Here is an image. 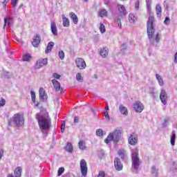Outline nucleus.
<instances>
[{
  "instance_id": "obj_1",
  "label": "nucleus",
  "mask_w": 177,
  "mask_h": 177,
  "mask_svg": "<svg viewBox=\"0 0 177 177\" xmlns=\"http://www.w3.org/2000/svg\"><path fill=\"white\" fill-rule=\"evenodd\" d=\"M35 118L43 135L45 137L48 136V131L50 129V127L52 125L49 113H48V112H39L36 114Z\"/></svg>"
},
{
  "instance_id": "obj_2",
  "label": "nucleus",
  "mask_w": 177,
  "mask_h": 177,
  "mask_svg": "<svg viewBox=\"0 0 177 177\" xmlns=\"http://www.w3.org/2000/svg\"><path fill=\"white\" fill-rule=\"evenodd\" d=\"M154 23V17L150 16L148 19V21L147 24V32L148 35V38L149 39V43L151 45L154 46L155 44H158L160 42V39L161 38L160 37V33H157L156 35V37L154 39H153V37L154 35V32L156 30L154 29V25L153 24Z\"/></svg>"
},
{
  "instance_id": "obj_3",
  "label": "nucleus",
  "mask_w": 177,
  "mask_h": 177,
  "mask_svg": "<svg viewBox=\"0 0 177 177\" xmlns=\"http://www.w3.org/2000/svg\"><path fill=\"white\" fill-rule=\"evenodd\" d=\"M131 161H132V168L135 171V174H138L139 167H140V159L139 158V151L138 149H134L131 150Z\"/></svg>"
},
{
  "instance_id": "obj_4",
  "label": "nucleus",
  "mask_w": 177,
  "mask_h": 177,
  "mask_svg": "<svg viewBox=\"0 0 177 177\" xmlns=\"http://www.w3.org/2000/svg\"><path fill=\"white\" fill-rule=\"evenodd\" d=\"M12 121L16 127H23L24 125V115L23 113H15L12 118Z\"/></svg>"
},
{
  "instance_id": "obj_5",
  "label": "nucleus",
  "mask_w": 177,
  "mask_h": 177,
  "mask_svg": "<svg viewBox=\"0 0 177 177\" xmlns=\"http://www.w3.org/2000/svg\"><path fill=\"white\" fill-rule=\"evenodd\" d=\"M80 171L82 176L86 177L88 175V165L85 159H82L80 161Z\"/></svg>"
},
{
  "instance_id": "obj_6",
  "label": "nucleus",
  "mask_w": 177,
  "mask_h": 177,
  "mask_svg": "<svg viewBox=\"0 0 177 177\" xmlns=\"http://www.w3.org/2000/svg\"><path fill=\"white\" fill-rule=\"evenodd\" d=\"M75 64L77 68L80 70H84L86 67V64L85 63V60L82 58H77L75 59Z\"/></svg>"
},
{
  "instance_id": "obj_7",
  "label": "nucleus",
  "mask_w": 177,
  "mask_h": 177,
  "mask_svg": "<svg viewBox=\"0 0 177 177\" xmlns=\"http://www.w3.org/2000/svg\"><path fill=\"white\" fill-rule=\"evenodd\" d=\"M133 109L136 113H142L145 109L143 104L140 101H137L133 104Z\"/></svg>"
},
{
  "instance_id": "obj_8",
  "label": "nucleus",
  "mask_w": 177,
  "mask_h": 177,
  "mask_svg": "<svg viewBox=\"0 0 177 177\" xmlns=\"http://www.w3.org/2000/svg\"><path fill=\"white\" fill-rule=\"evenodd\" d=\"M48 64V59H38L35 64V68L36 70H39L41 67H44V66H46Z\"/></svg>"
},
{
  "instance_id": "obj_9",
  "label": "nucleus",
  "mask_w": 177,
  "mask_h": 177,
  "mask_svg": "<svg viewBox=\"0 0 177 177\" xmlns=\"http://www.w3.org/2000/svg\"><path fill=\"white\" fill-rule=\"evenodd\" d=\"M39 93L40 102H46V100H48V95H46V91H45L44 88L41 87L39 88Z\"/></svg>"
},
{
  "instance_id": "obj_10",
  "label": "nucleus",
  "mask_w": 177,
  "mask_h": 177,
  "mask_svg": "<svg viewBox=\"0 0 177 177\" xmlns=\"http://www.w3.org/2000/svg\"><path fill=\"white\" fill-rule=\"evenodd\" d=\"M160 101L163 104H167V100H168V95L167 91L165 89H162L160 94Z\"/></svg>"
},
{
  "instance_id": "obj_11",
  "label": "nucleus",
  "mask_w": 177,
  "mask_h": 177,
  "mask_svg": "<svg viewBox=\"0 0 177 177\" xmlns=\"http://www.w3.org/2000/svg\"><path fill=\"white\" fill-rule=\"evenodd\" d=\"M111 133L113 138V142L115 143H118V142H120V139H121V131L115 130Z\"/></svg>"
},
{
  "instance_id": "obj_12",
  "label": "nucleus",
  "mask_w": 177,
  "mask_h": 177,
  "mask_svg": "<svg viewBox=\"0 0 177 177\" xmlns=\"http://www.w3.org/2000/svg\"><path fill=\"white\" fill-rule=\"evenodd\" d=\"M114 167L116 171H122L123 165L122 162L119 158H115L114 159Z\"/></svg>"
},
{
  "instance_id": "obj_13",
  "label": "nucleus",
  "mask_w": 177,
  "mask_h": 177,
  "mask_svg": "<svg viewBox=\"0 0 177 177\" xmlns=\"http://www.w3.org/2000/svg\"><path fill=\"white\" fill-rule=\"evenodd\" d=\"M39 44H41V36L39 35H37L32 39V45L34 48H38V46H39Z\"/></svg>"
},
{
  "instance_id": "obj_14",
  "label": "nucleus",
  "mask_w": 177,
  "mask_h": 177,
  "mask_svg": "<svg viewBox=\"0 0 177 177\" xmlns=\"http://www.w3.org/2000/svg\"><path fill=\"white\" fill-rule=\"evenodd\" d=\"M128 142L131 146H135V145L138 143V137L136 136V135H135V133H132L130 135L128 139Z\"/></svg>"
},
{
  "instance_id": "obj_15",
  "label": "nucleus",
  "mask_w": 177,
  "mask_h": 177,
  "mask_svg": "<svg viewBox=\"0 0 177 177\" xmlns=\"http://www.w3.org/2000/svg\"><path fill=\"white\" fill-rule=\"evenodd\" d=\"M52 84H53V86L57 92H59V91L63 92V87H62L60 85V82L54 79L52 80Z\"/></svg>"
},
{
  "instance_id": "obj_16",
  "label": "nucleus",
  "mask_w": 177,
  "mask_h": 177,
  "mask_svg": "<svg viewBox=\"0 0 177 177\" xmlns=\"http://www.w3.org/2000/svg\"><path fill=\"white\" fill-rule=\"evenodd\" d=\"M118 15L122 17L123 16H125L127 15V9L125 8V6L118 4Z\"/></svg>"
},
{
  "instance_id": "obj_17",
  "label": "nucleus",
  "mask_w": 177,
  "mask_h": 177,
  "mask_svg": "<svg viewBox=\"0 0 177 177\" xmlns=\"http://www.w3.org/2000/svg\"><path fill=\"white\" fill-rule=\"evenodd\" d=\"M50 28L52 34L55 36L57 35V27L55 21H51Z\"/></svg>"
},
{
  "instance_id": "obj_18",
  "label": "nucleus",
  "mask_w": 177,
  "mask_h": 177,
  "mask_svg": "<svg viewBox=\"0 0 177 177\" xmlns=\"http://www.w3.org/2000/svg\"><path fill=\"white\" fill-rule=\"evenodd\" d=\"M119 110H120L121 114H123L124 115H128V109H127V107L124 106V105L120 104L119 106Z\"/></svg>"
},
{
  "instance_id": "obj_19",
  "label": "nucleus",
  "mask_w": 177,
  "mask_h": 177,
  "mask_svg": "<svg viewBox=\"0 0 177 177\" xmlns=\"http://www.w3.org/2000/svg\"><path fill=\"white\" fill-rule=\"evenodd\" d=\"M55 46V43L53 41H50L48 44V46L46 48V53H50L52 52V48Z\"/></svg>"
},
{
  "instance_id": "obj_20",
  "label": "nucleus",
  "mask_w": 177,
  "mask_h": 177,
  "mask_svg": "<svg viewBox=\"0 0 177 177\" xmlns=\"http://www.w3.org/2000/svg\"><path fill=\"white\" fill-rule=\"evenodd\" d=\"M69 16L71 19H73L74 24H78V17H77V15H75V13L71 12L69 14Z\"/></svg>"
},
{
  "instance_id": "obj_21",
  "label": "nucleus",
  "mask_w": 177,
  "mask_h": 177,
  "mask_svg": "<svg viewBox=\"0 0 177 177\" xmlns=\"http://www.w3.org/2000/svg\"><path fill=\"white\" fill-rule=\"evenodd\" d=\"M66 151L68 153H73L74 151V149L73 148V145L71 142H68L64 148Z\"/></svg>"
},
{
  "instance_id": "obj_22",
  "label": "nucleus",
  "mask_w": 177,
  "mask_h": 177,
  "mask_svg": "<svg viewBox=\"0 0 177 177\" xmlns=\"http://www.w3.org/2000/svg\"><path fill=\"white\" fill-rule=\"evenodd\" d=\"M100 53L102 57H106L107 55H109V48L106 47L103 48L102 49H101V51Z\"/></svg>"
},
{
  "instance_id": "obj_23",
  "label": "nucleus",
  "mask_w": 177,
  "mask_h": 177,
  "mask_svg": "<svg viewBox=\"0 0 177 177\" xmlns=\"http://www.w3.org/2000/svg\"><path fill=\"white\" fill-rule=\"evenodd\" d=\"M62 24L64 27H70V21H68V19H67V17H66L64 15H62Z\"/></svg>"
},
{
  "instance_id": "obj_24",
  "label": "nucleus",
  "mask_w": 177,
  "mask_h": 177,
  "mask_svg": "<svg viewBox=\"0 0 177 177\" xmlns=\"http://www.w3.org/2000/svg\"><path fill=\"white\" fill-rule=\"evenodd\" d=\"M22 171H23V169H21V167H17L14 171L15 176L21 177Z\"/></svg>"
},
{
  "instance_id": "obj_25",
  "label": "nucleus",
  "mask_w": 177,
  "mask_h": 177,
  "mask_svg": "<svg viewBox=\"0 0 177 177\" xmlns=\"http://www.w3.org/2000/svg\"><path fill=\"white\" fill-rule=\"evenodd\" d=\"M156 77L160 86H162V85H164V80H162V77H161V75L156 74Z\"/></svg>"
},
{
  "instance_id": "obj_26",
  "label": "nucleus",
  "mask_w": 177,
  "mask_h": 177,
  "mask_svg": "<svg viewBox=\"0 0 177 177\" xmlns=\"http://www.w3.org/2000/svg\"><path fill=\"white\" fill-rule=\"evenodd\" d=\"M78 146L80 150H86V145L84 141L80 140L78 143Z\"/></svg>"
},
{
  "instance_id": "obj_27",
  "label": "nucleus",
  "mask_w": 177,
  "mask_h": 177,
  "mask_svg": "<svg viewBox=\"0 0 177 177\" xmlns=\"http://www.w3.org/2000/svg\"><path fill=\"white\" fill-rule=\"evenodd\" d=\"M156 15L158 16V17H161V6H160V4H157L156 6Z\"/></svg>"
},
{
  "instance_id": "obj_28",
  "label": "nucleus",
  "mask_w": 177,
  "mask_h": 177,
  "mask_svg": "<svg viewBox=\"0 0 177 177\" xmlns=\"http://www.w3.org/2000/svg\"><path fill=\"white\" fill-rule=\"evenodd\" d=\"M175 139H176V134L173 131L170 139L171 146H175Z\"/></svg>"
},
{
  "instance_id": "obj_29",
  "label": "nucleus",
  "mask_w": 177,
  "mask_h": 177,
  "mask_svg": "<svg viewBox=\"0 0 177 177\" xmlns=\"http://www.w3.org/2000/svg\"><path fill=\"white\" fill-rule=\"evenodd\" d=\"M111 140L114 141V138L113 137V134L111 133L107 138L104 140L105 143L109 144Z\"/></svg>"
},
{
  "instance_id": "obj_30",
  "label": "nucleus",
  "mask_w": 177,
  "mask_h": 177,
  "mask_svg": "<svg viewBox=\"0 0 177 177\" xmlns=\"http://www.w3.org/2000/svg\"><path fill=\"white\" fill-rule=\"evenodd\" d=\"M137 18L133 15V14H129V21H130V23H135V21H136Z\"/></svg>"
},
{
  "instance_id": "obj_31",
  "label": "nucleus",
  "mask_w": 177,
  "mask_h": 177,
  "mask_svg": "<svg viewBox=\"0 0 177 177\" xmlns=\"http://www.w3.org/2000/svg\"><path fill=\"white\" fill-rule=\"evenodd\" d=\"M23 60L24 62H30L31 60V55L30 54H26L23 56Z\"/></svg>"
},
{
  "instance_id": "obj_32",
  "label": "nucleus",
  "mask_w": 177,
  "mask_h": 177,
  "mask_svg": "<svg viewBox=\"0 0 177 177\" xmlns=\"http://www.w3.org/2000/svg\"><path fill=\"white\" fill-rule=\"evenodd\" d=\"M151 174H153V175L154 176H157L158 175V169L156 168V167L153 166L151 167Z\"/></svg>"
},
{
  "instance_id": "obj_33",
  "label": "nucleus",
  "mask_w": 177,
  "mask_h": 177,
  "mask_svg": "<svg viewBox=\"0 0 177 177\" xmlns=\"http://www.w3.org/2000/svg\"><path fill=\"white\" fill-rule=\"evenodd\" d=\"M169 124V118H166L164 120V122L162 123V128H167Z\"/></svg>"
},
{
  "instance_id": "obj_34",
  "label": "nucleus",
  "mask_w": 177,
  "mask_h": 177,
  "mask_svg": "<svg viewBox=\"0 0 177 177\" xmlns=\"http://www.w3.org/2000/svg\"><path fill=\"white\" fill-rule=\"evenodd\" d=\"M99 16H100V17H104L107 16V10H102L100 11Z\"/></svg>"
},
{
  "instance_id": "obj_35",
  "label": "nucleus",
  "mask_w": 177,
  "mask_h": 177,
  "mask_svg": "<svg viewBox=\"0 0 177 177\" xmlns=\"http://www.w3.org/2000/svg\"><path fill=\"white\" fill-rule=\"evenodd\" d=\"M118 154L120 158L124 159L125 158V153H124V150H119L118 151Z\"/></svg>"
},
{
  "instance_id": "obj_36",
  "label": "nucleus",
  "mask_w": 177,
  "mask_h": 177,
  "mask_svg": "<svg viewBox=\"0 0 177 177\" xmlns=\"http://www.w3.org/2000/svg\"><path fill=\"white\" fill-rule=\"evenodd\" d=\"M100 31L102 34H104V32H106V27L103 24H100Z\"/></svg>"
},
{
  "instance_id": "obj_37",
  "label": "nucleus",
  "mask_w": 177,
  "mask_h": 177,
  "mask_svg": "<svg viewBox=\"0 0 177 177\" xmlns=\"http://www.w3.org/2000/svg\"><path fill=\"white\" fill-rule=\"evenodd\" d=\"M58 56L61 60H64V51L59 50L58 53Z\"/></svg>"
},
{
  "instance_id": "obj_38",
  "label": "nucleus",
  "mask_w": 177,
  "mask_h": 177,
  "mask_svg": "<svg viewBox=\"0 0 177 177\" xmlns=\"http://www.w3.org/2000/svg\"><path fill=\"white\" fill-rule=\"evenodd\" d=\"M115 23L116 24L118 25V26L119 27V28H122V24H121V19L120 18H118L116 20H115Z\"/></svg>"
},
{
  "instance_id": "obj_39",
  "label": "nucleus",
  "mask_w": 177,
  "mask_h": 177,
  "mask_svg": "<svg viewBox=\"0 0 177 177\" xmlns=\"http://www.w3.org/2000/svg\"><path fill=\"white\" fill-rule=\"evenodd\" d=\"M30 95H31V99L33 103H36L35 102V92L34 91H30Z\"/></svg>"
},
{
  "instance_id": "obj_40",
  "label": "nucleus",
  "mask_w": 177,
  "mask_h": 177,
  "mask_svg": "<svg viewBox=\"0 0 177 177\" xmlns=\"http://www.w3.org/2000/svg\"><path fill=\"white\" fill-rule=\"evenodd\" d=\"M171 22V19H169V17H166L164 21V24L166 26H169V23Z\"/></svg>"
},
{
  "instance_id": "obj_41",
  "label": "nucleus",
  "mask_w": 177,
  "mask_h": 177,
  "mask_svg": "<svg viewBox=\"0 0 177 177\" xmlns=\"http://www.w3.org/2000/svg\"><path fill=\"white\" fill-rule=\"evenodd\" d=\"M17 2H19V0H11V5L12 8H16L17 6Z\"/></svg>"
},
{
  "instance_id": "obj_42",
  "label": "nucleus",
  "mask_w": 177,
  "mask_h": 177,
  "mask_svg": "<svg viewBox=\"0 0 177 177\" xmlns=\"http://www.w3.org/2000/svg\"><path fill=\"white\" fill-rule=\"evenodd\" d=\"M63 172H64V167H60V168L58 169L57 176H62V174H63Z\"/></svg>"
},
{
  "instance_id": "obj_43",
  "label": "nucleus",
  "mask_w": 177,
  "mask_h": 177,
  "mask_svg": "<svg viewBox=\"0 0 177 177\" xmlns=\"http://www.w3.org/2000/svg\"><path fill=\"white\" fill-rule=\"evenodd\" d=\"M6 103V101L5 100V99H3V97H1V100H0V107H3V106H5Z\"/></svg>"
},
{
  "instance_id": "obj_44",
  "label": "nucleus",
  "mask_w": 177,
  "mask_h": 177,
  "mask_svg": "<svg viewBox=\"0 0 177 177\" xmlns=\"http://www.w3.org/2000/svg\"><path fill=\"white\" fill-rule=\"evenodd\" d=\"M76 80L77 81H82V75H81V73H78L77 75H76Z\"/></svg>"
},
{
  "instance_id": "obj_45",
  "label": "nucleus",
  "mask_w": 177,
  "mask_h": 177,
  "mask_svg": "<svg viewBox=\"0 0 177 177\" xmlns=\"http://www.w3.org/2000/svg\"><path fill=\"white\" fill-rule=\"evenodd\" d=\"M96 134L97 136H103V130L101 129H99L97 131H96Z\"/></svg>"
},
{
  "instance_id": "obj_46",
  "label": "nucleus",
  "mask_w": 177,
  "mask_h": 177,
  "mask_svg": "<svg viewBox=\"0 0 177 177\" xmlns=\"http://www.w3.org/2000/svg\"><path fill=\"white\" fill-rule=\"evenodd\" d=\"M104 115L105 118H106V121H110V115H109V112L104 111Z\"/></svg>"
},
{
  "instance_id": "obj_47",
  "label": "nucleus",
  "mask_w": 177,
  "mask_h": 177,
  "mask_svg": "<svg viewBox=\"0 0 177 177\" xmlns=\"http://www.w3.org/2000/svg\"><path fill=\"white\" fill-rule=\"evenodd\" d=\"M104 157V151H101V152L99 154L100 160H102Z\"/></svg>"
},
{
  "instance_id": "obj_48",
  "label": "nucleus",
  "mask_w": 177,
  "mask_h": 177,
  "mask_svg": "<svg viewBox=\"0 0 177 177\" xmlns=\"http://www.w3.org/2000/svg\"><path fill=\"white\" fill-rule=\"evenodd\" d=\"M53 77H54V78H55L56 80H60L61 76H60V75L55 73H53Z\"/></svg>"
},
{
  "instance_id": "obj_49",
  "label": "nucleus",
  "mask_w": 177,
  "mask_h": 177,
  "mask_svg": "<svg viewBox=\"0 0 177 177\" xmlns=\"http://www.w3.org/2000/svg\"><path fill=\"white\" fill-rule=\"evenodd\" d=\"M106 176L104 171H100L98 174V177H104Z\"/></svg>"
},
{
  "instance_id": "obj_50",
  "label": "nucleus",
  "mask_w": 177,
  "mask_h": 177,
  "mask_svg": "<svg viewBox=\"0 0 177 177\" xmlns=\"http://www.w3.org/2000/svg\"><path fill=\"white\" fill-rule=\"evenodd\" d=\"M8 19H9V17L7 18H4V26L3 27V29H5V27H6V24H8Z\"/></svg>"
},
{
  "instance_id": "obj_51",
  "label": "nucleus",
  "mask_w": 177,
  "mask_h": 177,
  "mask_svg": "<svg viewBox=\"0 0 177 177\" xmlns=\"http://www.w3.org/2000/svg\"><path fill=\"white\" fill-rule=\"evenodd\" d=\"M135 8L136 9V10H138V9H139V1H137L135 3Z\"/></svg>"
},
{
  "instance_id": "obj_52",
  "label": "nucleus",
  "mask_w": 177,
  "mask_h": 177,
  "mask_svg": "<svg viewBox=\"0 0 177 177\" xmlns=\"http://www.w3.org/2000/svg\"><path fill=\"white\" fill-rule=\"evenodd\" d=\"M121 49H122V50H127V44H123L121 46Z\"/></svg>"
},
{
  "instance_id": "obj_53",
  "label": "nucleus",
  "mask_w": 177,
  "mask_h": 177,
  "mask_svg": "<svg viewBox=\"0 0 177 177\" xmlns=\"http://www.w3.org/2000/svg\"><path fill=\"white\" fill-rule=\"evenodd\" d=\"M151 0H146V3H147V6L148 8V9H150V2Z\"/></svg>"
},
{
  "instance_id": "obj_54",
  "label": "nucleus",
  "mask_w": 177,
  "mask_h": 177,
  "mask_svg": "<svg viewBox=\"0 0 177 177\" xmlns=\"http://www.w3.org/2000/svg\"><path fill=\"white\" fill-rule=\"evenodd\" d=\"M79 121H80V118H78V117L76 116V117L74 118V122H75V124L78 123Z\"/></svg>"
},
{
  "instance_id": "obj_55",
  "label": "nucleus",
  "mask_w": 177,
  "mask_h": 177,
  "mask_svg": "<svg viewBox=\"0 0 177 177\" xmlns=\"http://www.w3.org/2000/svg\"><path fill=\"white\" fill-rule=\"evenodd\" d=\"M2 157H3V150L1 149L0 151V160H2Z\"/></svg>"
},
{
  "instance_id": "obj_56",
  "label": "nucleus",
  "mask_w": 177,
  "mask_h": 177,
  "mask_svg": "<svg viewBox=\"0 0 177 177\" xmlns=\"http://www.w3.org/2000/svg\"><path fill=\"white\" fill-rule=\"evenodd\" d=\"M8 2H9V0H3V4L4 5V6H6V3H8Z\"/></svg>"
},
{
  "instance_id": "obj_57",
  "label": "nucleus",
  "mask_w": 177,
  "mask_h": 177,
  "mask_svg": "<svg viewBox=\"0 0 177 177\" xmlns=\"http://www.w3.org/2000/svg\"><path fill=\"white\" fill-rule=\"evenodd\" d=\"M62 127H66V122H63L62 125H61Z\"/></svg>"
},
{
  "instance_id": "obj_58",
  "label": "nucleus",
  "mask_w": 177,
  "mask_h": 177,
  "mask_svg": "<svg viewBox=\"0 0 177 177\" xmlns=\"http://www.w3.org/2000/svg\"><path fill=\"white\" fill-rule=\"evenodd\" d=\"M65 128H66V127H61V132H62V133H63V132H64Z\"/></svg>"
},
{
  "instance_id": "obj_59",
  "label": "nucleus",
  "mask_w": 177,
  "mask_h": 177,
  "mask_svg": "<svg viewBox=\"0 0 177 177\" xmlns=\"http://www.w3.org/2000/svg\"><path fill=\"white\" fill-rule=\"evenodd\" d=\"M35 106H36V107H38V106H39V102H37V103L35 104Z\"/></svg>"
},
{
  "instance_id": "obj_60",
  "label": "nucleus",
  "mask_w": 177,
  "mask_h": 177,
  "mask_svg": "<svg viewBox=\"0 0 177 177\" xmlns=\"http://www.w3.org/2000/svg\"><path fill=\"white\" fill-rule=\"evenodd\" d=\"M105 110L108 111L109 110V106L106 105V106H105Z\"/></svg>"
},
{
  "instance_id": "obj_61",
  "label": "nucleus",
  "mask_w": 177,
  "mask_h": 177,
  "mask_svg": "<svg viewBox=\"0 0 177 177\" xmlns=\"http://www.w3.org/2000/svg\"><path fill=\"white\" fill-rule=\"evenodd\" d=\"M82 41H84V39L80 38V42H82Z\"/></svg>"
},
{
  "instance_id": "obj_62",
  "label": "nucleus",
  "mask_w": 177,
  "mask_h": 177,
  "mask_svg": "<svg viewBox=\"0 0 177 177\" xmlns=\"http://www.w3.org/2000/svg\"><path fill=\"white\" fill-rule=\"evenodd\" d=\"M23 6V4H21L19 7V9H21V7Z\"/></svg>"
},
{
  "instance_id": "obj_63",
  "label": "nucleus",
  "mask_w": 177,
  "mask_h": 177,
  "mask_svg": "<svg viewBox=\"0 0 177 177\" xmlns=\"http://www.w3.org/2000/svg\"><path fill=\"white\" fill-rule=\"evenodd\" d=\"M8 177H15V176H13V175H10Z\"/></svg>"
},
{
  "instance_id": "obj_64",
  "label": "nucleus",
  "mask_w": 177,
  "mask_h": 177,
  "mask_svg": "<svg viewBox=\"0 0 177 177\" xmlns=\"http://www.w3.org/2000/svg\"><path fill=\"white\" fill-rule=\"evenodd\" d=\"M151 93L154 94V91H151Z\"/></svg>"
}]
</instances>
